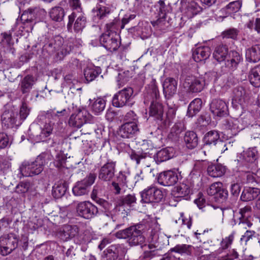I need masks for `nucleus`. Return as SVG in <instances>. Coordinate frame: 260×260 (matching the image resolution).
<instances>
[{
    "instance_id": "1",
    "label": "nucleus",
    "mask_w": 260,
    "mask_h": 260,
    "mask_svg": "<svg viewBox=\"0 0 260 260\" xmlns=\"http://www.w3.org/2000/svg\"><path fill=\"white\" fill-rule=\"evenodd\" d=\"M115 235L117 238L126 239L127 242L131 246L142 245L145 240L139 225L131 226L119 231Z\"/></svg>"
},
{
    "instance_id": "2",
    "label": "nucleus",
    "mask_w": 260,
    "mask_h": 260,
    "mask_svg": "<svg viewBox=\"0 0 260 260\" xmlns=\"http://www.w3.org/2000/svg\"><path fill=\"white\" fill-rule=\"evenodd\" d=\"M62 38L59 36L56 37L44 46L43 50L47 52L49 55L56 53L57 56L61 59L74 48V46L71 45L73 41H70L66 44H62Z\"/></svg>"
},
{
    "instance_id": "3",
    "label": "nucleus",
    "mask_w": 260,
    "mask_h": 260,
    "mask_svg": "<svg viewBox=\"0 0 260 260\" xmlns=\"http://www.w3.org/2000/svg\"><path fill=\"white\" fill-rule=\"evenodd\" d=\"M48 157V154L42 153L37 157L35 161L23 162L20 167V171L22 175L24 177H29L41 173L47 162V157Z\"/></svg>"
},
{
    "instance_id": "4",
    "label": "nucleus",
    "mask_w": 260,
    "mask_h": 260,
    "mask_svg": "<svg viewBox=\"0 0 260 260\" xmlns=\"http://www.w3.org/2000/svg\"><path fill=\"white\" fill-rule=\"evenodd\" d=\"M46 15V12L43 9L35 8L25 11L21 16L20 20L24 27L27 28V31L31 30L34 25L43 20Z\"/></svg>"
},
{
    "instance_id": "5",
    "label": "nucleus",
    "mask_w": 260,
    "mask_h": 260,
    "mask_svg": "<svg viewBox=\"0 0 260 260\" xmlns=\"http://www.w3.org/2000/svg\"><path fill=\"white\" fill-rule=\"evenodd\" d=\"M182 85L187 92L198 93L204 89L206 82L203 77L189 75L184 78Z\"/></svg>"
},
{
    "instance_id": "6",
    "label": "nucleus",
    "mask_w": 260,
    "mask_h": 260,
    "mask_svg": "<svg viewBox=\"0 0 260 260\" xmlns=\"http://www.w3.org/2000/svg\"><path fill=\"white\" fill-rule=\"evenodd\" d=\"M93 118L85 109H79L73 113L69 118L68 124L74 128H80L86 123H92Z\"/></svg>"
},
{
    "instance_id": "7",
    "label": "nucleus",
    "mask_w": 260,
    "mask_h": 260,
    "mask_svg": "<svg viewBox=\"0 0 260 260\" xmlns=\"http://www.w3.org/2000/svg\"><path fill=\"white\" fill-rule=\"evenodd\" d=\"M141 202L145 203H158L163 198L162 191L154 185L148 186L141 192Z\"/></svg>"
},
{
    "instance_id": "8",
    "label": "nucleus",
    "mask_w": 260,
    "mask_h": 260,
    "mask_svg": "<svg viewBox=\"0 0 260 260\" xmlns=\"http://www.w3.org/2000/svg\"><path fill=\"white\" fill-rule=\"evenodd\" d=\"M151 96L153 100L149 108V115L158 120H162L164 110L162 105L157 102V99L159 96L158 88L155 85L153 84L151 86Z\"/></svg>"
},
{
    "instance_id": "9",
    "label": "nucleus",
    "mask_w": 260,
    "mask_h": 260,
    "mask_svg": "<svg viewBox=\"0 0 260 260\" xmlns=\"http://www.w3.org/2000/svg\"><path fill=\"white\" fill-rule=\"evenodd\" d=\"M18 238L13 234L4 235L0 237V253L3 255L10 254L18 245Z\"/></svg>"
},
{
    "instance_id": "10",
    "label": "nucleus",
    "mask_w": 260,
    "mask_h": 260,
    "mask_svg": "<svg viewBox=\"0 0 260 260\" xmlns=\"http://www.w3.org/2000/svg\"><path fill=\"white\" fill-rule=\"evenodd\" d=\"M119 37L116 33H104L100 38L101 45L111 52L116 51L120 46Z\"/></svg>"
},
{
    "instance_id": "11",
    "label": "nucleus",
    "mask_w": 260,
    "mask_h": 260,
    "mask_svg": "<svg viewBox=\"0 0 260 260\" xmlns=\"http://www.w3.org/2000/svg\"><path fill=\"white\" fill-rule=\"evenodd\" d=\"M95 177L94 174H90L82 181L77 182L72 189L73 194L76 196L87 194L89 192L90 186L94 183Z\"/></svg>"
},
{
    "instance_id": "12",
    "label": "nucleus",
    "mask_w": 260,
    "mask_h": 260,
    "mask_svg": "<svg viewBox=\"0 0 260 260\" xmlns=\"http://www.w3.org/2000/svg\"><path fill=\"white\" fill-rule=\"evenodd\" d=\"M243 162L241 166L248 170H256L257 165V151L255 148H250L242 154Z\"/></svg>"
},
{
    "instance_id": "13",
    "label": "nucleus",
    "mask_w": 260,
    "mask_h": 260,
    "mask_svg": "<svg viewBox=\"0 0 260 260\" xmlns=\"http://www.w3.org/2000/svg\"><path fill=\"white\" fill-rule=\"evenodd\" d=\"M74 23L73 28L75 32H79L83 29L85 27L86 23V18L84 14L82 13H76V12L73 11L72 13L69 16V22L67 24V27L69 30H71L72 28V24Z\"/></svg>"
},
{
    "instance_id": "14",
    "label": "nucleus",
    "mask_w": 260,
    "mask_h": 260,
    "mask_svg": "<svg viewBox=\"0 0 260 260\" xmlns=\"http://www.w3.org/2000/svg\"><path fill=\"white\" fill-rule=\"evenodd\" d=\"M76 210L79 216L86 219L93 218L99 212L95 205L87 201L79 203L77 206Z\"/></svg>"
},
{
    "instance_id": "15",
    "label": "nucleus",
    "mask_w": 260,
    "mask_h": 260,
    "mask_svg": "<svg viewBox=\"0 0 260 260\" xmlns=\"http://www.w3.org/2000/svg\"><path fill=\"white\" fill-rule=\"evenodd\" d=\"M156 179L157 182L160 185L164 186H170L177 182L178 175L176 171L169 170L158 174Z\"/></svg>"
},
{
    "instance_id": "16",
    "label": "nucleus",
    "mask_w": 260,
    "mask_h": 260,
    "mask_svg": "<svg viewBox=\"0 0 260 260\" xmlns=\"http://www.w3.org/2000/svg\"><path fill=\"white\" fill-rule=\"evenodd\" d=\"M133 90L131 87L125 88L114 94L112 99V104L116 107H122L129 101Z\"/></svg>"
},
{
    "instance_id": "17",
    "label": "nucleus",
    "mask_w": 260,
    "mask_h": 260,
    "mask_svg": "<svg viewBox=\"0 0 260 260\" xmlns=\"http://www.w3.org/2000/svg\"><path fill=\"white\" fill-rule=\"evenodd\" d=\"M210 109L214 116L222 117L228 114L226 103L221 99H214L210 103Z\"/></svg>"
},
{
    "instance_id": "18",
    "label": "nucleus",
    "mask_w": 260,
    "mask_h": 260,
    "mask_svg": "<svg viewBox=\"0 0 260 260\" xmlns=\"http://www.w3.org/2000/svg\"><path fill=\"white\" fill-rule=\"evenodd\" d=\"M138 124L133 122H125L122 124L118 131L119 135L123 138H132L139 133Z\"/></svg>"
},
{
    "instance_id": "19",
    "label": "nucleus",
    "mask_w": 260,
    "mask_h": 260,
    "mask_svg": "<svg viewBox=\"0 0 260 260\" xmlns=\"http://www.w3.org/2000/svg\"><path fill=\"white\" fill-rule=\"evenodd\" d=\"M247 98V91L243 86L235 87L233 92L232 104L235 108L244 106Z\"/></svg>"
},
{
    "instance_id": "20",
    "label": "nucleus",
    "mask_w": 260,
    "mask_h": 260,
    "mask_svg": "<svg viewBox=\"0 0 260 260\" xmlns=\"http://www.w3.org/2000/svg\"><path fill=\"white\" fill-rule=\"evenodd\" d=\"M115 167V161H108L101 168L99 178L105 181L111 180L114 176Z\"/></svg>"
},
{
    "instance_id": "21",
    "label": "nucleus",
    "mask_w": 260,
    "mask_h": 260,
    "mask_svg": "<svg viewBox=\"0 0 260 260\" xmlns=\"http://www.w3.org/2000/svg\"><path fill=\"white\" fill-rule=\"evenodd\" d=\"M242 60V55L237 51L232 50L229 52L225 60V65L230 70L234 71Z\"/></svg>"
},
{
    "instance_id": "22",
    "label": "nucleus",
    "mask_w": 260,
    "mask_h": 260,
    "mask_svg": "<svg viewBox=\"0 0 260 260\" xmlns=\"http://www.w3.org/2000/svg\"><path fill=\"white\" fill-rule=\"evenodd\" d=\"M178 82L175 79L167 78L162 84L163 92L166 98H171L176 94L177 89Z\"/></svg>"
},
{
    "instance_id": "23",
    "label": "nucleus",
    "mask_w": 260,
    "mask_h": 260,
    "mask_svg": "<svg viewBox=\"0 0 260 260\" xmlns=\"http://www.w3.org/2000/svg\"><path fill=\"white\" fill-rule=\"evenodd\" d=\"M239 214L240 216L239 217V222L238 225L240 229H246L247 227L250 228L252 225V223L249 219L251 215V207L250 206H245L240 210Z\"/></svg>"
},
{
    "instance_id": "24",
    "label": "nucleus",
    "mask_w": 260,
    "mask_h": 260,
    "mask_svg": "<svg viewBox=\"0 0 260 260\" xmlns=\"http://www.w3.org/2000/svg\"><path fill=\"white\" fill-rule=\"evenodd\" d=\"M17 114L12 111H6L2 115V121L7 127H14L18 126L21 122H18Z\"/></svg>"
},
{
    "instance_id": "25",
    "label": "nucleus",
    "mask_w": 260,
    "mask_h": 260,
    "mask_svg": "<svg viewBox=\"0 0 260 260\" xmlns=\"http://www.w3.org/2000/svg\"><path fill=\"white\" fill-rule=\"evenodd\" d=\"M110 12V6L105 4H98L92 10L93 21L98 23L99 20L107 17Z\"/></svg>"
},
{
    "instance_id": "26",
    "label": "nucleus",
    "mask_w": 260,
    "mask_h": 260,
    "mask_svg": "<svg viewBox=\"0 0 260 260\" xmlns=\"http://www.w3.org/2000/svg\"><path fill=\"white\" fill-rule=\"evenodd\" d=\"M246 60L255 63L260 60V44L253 45L245 51Z\"/></svg>"
},
{
    "instance_id": "27",
    "label": "nucleus",
    "mask_w": 260,
    "mask_h": 260,
    "mask_svg": "<svg viewBox=\"0 0 260 260\" xmlns=\"http://www.w3.org/2000/svg\"><path fill=\"white\" fill-rule=\"evenodd\" d=\"M204 146L207 145H224V142L220 140L219 133L215 131H211L207 133L204 138Z\"/></svg>"
},
{
    "instance_id": "28",
    "label": "nucleus",
    "mask_w": 260,
    "mask_h": 260,
    "mask_svg": "<svg viewBox=\"0 0 260 260\" xmlns=\"http://www.w3.org/2000/svg\"><path fill=\"white\" fill-rule=\"evenodd\" d=\"M207 192L209 196H216V197L225 198L228 196V191L222 188V184L217 182L212 184L207 189Z\"/></svg>"
},
{
    "instance_id": "29",
    "label": "nucleus",
    "mask_w": 260,
    "mask_h": 260,
    "mask_svg": "<svg viewBox=\"0 0 260 260\" xmlns=\"http://www.w3.org/2000/svg\"><path fill=\"white\" fill-rule=\"evenodd\" d=\"M211 54L210 48L208 46L197 48L192 53V58L196 62H200L208 58Z\"/></svg>"
},
{
    "instance_id": "30",
    "label": "nucleus",
    "mask_w": 260,
    "mask_h": 260,
    "mask_svg": "<svg viewBox=\"0 0 260 260\" xmlns=\"http://www.w3.org/2000/svg\"><path fill=\"white\" fill-rule=\"evenodd\" d=\"M191 184L184 181L178 185L174 190V194L177 198H183L189 195L191 192Z\"/></svg>"
},
{
    "instance_id": "31",
    "label": "nucleus",
    "mask_w": 260,
    "mask_h": 260,
    "mask_svg": "<svg viewBox=\"0 0 260 260\" xmlns=\"http://www.w3.org/2000/svg\"><path fill=\"white\" fill-rule=\"evenodd\" d=\"M53 129V123L51 122L45 123L41 128L40 134L35 136V141L37 142L45 141L46 138L52 134Z\"/></svg>"
},
{
    "instance_id": "32",
    "label": "nucleus",
    "mask_w": 260,
    "mask_h": 260,
    "mask_svg": "<svg viewBox=\"0 0 260 260\" xmlns=\"http://www.w3.org/2000/svg\"><path fill=\"white\" fill-rule=\"evenodd\" d=\"M260 193L258 188L245 187L241 195V199L244 202L251 201L256 198Z\"/></svg>"
},
{
    "instance_id": "33",
    "label": "nucleus",
    "mask_w": 260,
    "mask_h": 260,
    "mask_svg": "<svg viewBox=\"0 0 260 260\" xmlns=\"http://www.w3.org/2000/svg\"><path fill=\"white\" fill-rule=\"evenodd\" d=\"M226 171V168L220 164H211L209 165L207 172L212 177H220L223 175Z\"/></svg>"
},
{
    "instance_id": "34",
    "label": "nucleus",
    "mask_w": 260,
    "mask_h": 260,
    "mask_svg": "<svg viewBox=\"0 0 260 260\" xmlns=\"http://www.w3.org/2000/svg\"><path fill=\"white\" fill-rule=\"evenodd\" d=\"M248 79L250 83L254 87L260 86V64L251 68L249 72Z\"/></svg>"
},
{
    "instance_id": "35",
    "label": "nucleus",
    "mask_w": 260,
    "mask_h": 260,
    "mask_svg": "<svg viewBox=\"0 0 260 260\" xmlns=\"http://www.w3.org/2000/svg\"><path fill=\"white\" fill-rule=\"evenodd\" d=\"M229 52L226 45H220L217 46L213 53L214 58L219 62L225 60Z\"/></svg>"
},
{
    "instance_id": "36",
    "label": "nucleus",
    "mask_w": 260,
    "mask_h": 260,
    "mask_svg": "<svg viewBox=\"0 0 260 260\" xmlns=\"http://www.w3.org/2000/svg\"><path fill=\"white\" fill-rule=\"evenodd\" d=\"M101 73V70L100 68L89 66L86 67L84 71V77L88 82L92 81Z\"/></svg>"
},
{
    "instance_id": "37",
    "label": "nucleus",
    "mask_w": 260,
    "mask_h": 260,
    "mask_svg": "<svg viewBox=\"0 0 260 260\" xmlns=\"http://www.w3.org/2000/svg\"><path fill=\"white\" fill-rule=\"evenodd\" d=\"M202 101L201 99L197 98L193 100L189 105L187 115L190 117H193L201 109Z\"/></svg>"
},
{
    "instance_id": "38",
    "label": "nucleus",
    "mask_w": 260,
    "mask_h": 260,
    "mask_svg": "<svg viewBox=\"0 0 260 260\" xmlns=\"http://www.w3.org/2000/svg\"><path fill=\"white\" fill-rule=\"evenodd\" d=\"M174 154V150L172 147H167L162 149L156 154L158 161L162 162L172 158Z\"/></svg>"
},
{
    "instance_id": "39",
    "label": "nucleus",
    "mask_w": 260,
    "mask_h": 260,
    "mask_svg": "<svg viewBox=\"0 0 260 260\" xmlns=\"http://www.w3.org/2000/svg\"><path fill=\"white\" fill-rule=\"evenodd\" d=\"M34 82L35 80L33 76L30 75L25 76L19 84L22 93L23 94L28 93L31 89Z\"/></svg>"
},
{
    "instance_id": "40",
    "label": "nucleus",
    "mask_w": 260,
    "mask_h": 260,
    "mask_svg": "<svg viewBox=\"0 0 260 260\" xmlns=\"http://www.w3.org/2000/svg\"><path fill=\"white\" fill-rule=\"evenodd\" d=\"M184 139L187 147L189 149H192L198 145V139L197 135L192 131L186 132Z\"/></svg>"
},
{
    "instance_id": "41",
    "label": "nucleus",
    "mask_w": 260,
    "mask_h": 260,
    "mask_svg": "<svg viewBox=\"0 0 260 260\" xmlns=\"http://www.w3.org/2000/svg\"><path fill=\"white\" fill-rule=\"evenodd\" d=\"M79 232V229L76 225H64L62 230V236L65 240L77 236Z\"/></svg>"
},
{
    "instance_id": "42",
    "label": "nucleus",
    "mask_w": 260,
    "mask_h": 260,
    "mask_svg": "<svg viewBox=\"0 0 260 260\" xmlns=\"http://www.w3.org/2000/svg\"><path fill=\"white\" fill-rule=\"evenodd\" d=\"M242 6V2L236 1L231 2L225 7L222 8L221 11L225 12L226 15H230L239 11Z\"/></svg>"
},
{
    "instance_id": "43",
    "label": "nucleus",
    "mask_w": 260,
    "mask_h": 260,
    "mask_svg": "<svg viewBox=\"0 0 260 260\" xmlns=\"http://www.w3.org/2000/svg\"><path fill=\"white\" fill-rule=\"evenodd\" d=\"M2 39L0 44L1 46L7 50L11 49V47L14 44L11 32H5L1 34Z\"/></svg>"
},
{
    "instance_id": "44",
    "label": "nucleus",
    "mask_w": 260,
    "mask_h": 260,
    "mask_svg": "<svg viewBox=\"0 0 260 260\" xmlns=\"http://www.w3.org/2000/svg\"><path fill=\"white\" fill-rule=\"evenodd\" d=\"M201 11L202 8L197 3L191 2L188 4L185 13L186 16L190 18Z\"/></svg>"
},
{
    "instance_id": "45",
    "label": "nucleus",
    "mask_w": 260,
    "mask_h": 260,
    "mask_svg": "<svg viewBox=\"0 0 260 260\" xmlns=\"http://www.w3.org/2000/svg\"><path fill=\"white\" fill-rule=\"evenodd\" d=\"M64 15V10L60 7H54L50 12V18L55 21H61Z\"/></svg>"
},
{
    "instance_id": "46",
    "label": "nucleus",
    "mask_w": 260,
    "mask_h": 260,
    "mask_svg": "<svg viewBox=\"0 0 260 260\" xmlns=\"http://www.w3.org/2000/svg\"><path fill=\"white\" fill-rule=\"evenodd\" d=\"M192 246L186 244H178L172 248L171 250L181 254L190 255Z\"/></svg>"
},
{
    "instance_id": "47",
    "label": "nucleus",
    "mask_w": 260,
    "mask_h": 260,
    "mask_svg": "<svg viewBox=\"0 0 260 260\" xmlns=\"http://www.w3.org/2000/svg\"><path fill=\"white\" fill-rule=\"evenodd\" d=\"M137 198L135 194H128L122 197L119 200L118 204L119 206H131L136 203Z\"/></svg>"
},
{
    "instance_id": "48",
    "label": "nucleus",
    "mask_w": 260,
    "mask_h": 260,
    "mask_svg": "<svg viewBox=\"0 0 260 260\" xmlns=\"http://www.w3.org/2000/svg\"><path fill=\"white\" fill-rule=\"evenodd\" d=\"M105 105V100L101 98H98L92 104V110L95 114H98L104 110Z\"/></svg>"
},
{
    "instance_id": "49",
    "label": "nucleus",
    "mask_w": 260,
    "mask_h": 260,
    "mask_svg": "<svg viewBox=\"0 0 260 260\" xmlns=\"http://www.w3.org/2000/svg\"><path fill=\"white\" fill-rule=\"evenodd\" d=\"M67 187L63 184H55L52 188V194L56 198H59L64 194Z\"/></svg>"
},
{
    "instance_id": "50",
    "label": "nucleus",
    "mask_w": 260,
    "mask_h": 260,
    "mask_svg": "<svg viewBox=\"0 0 260 260\" xmlns=\"http://www.w3.org/2000/svg\"><path fill=\"white\" fill-rule=\"evenodd\" d=\"M234 240V234L232 233L228 236L223 238L220 242V248L222 249H226L229 248L233 243Z\"/></svg>"
},
{
    "instance_id": "51",
    "label": "nucleus",
    "mask_w": 260,
    "mask_h": 260,
    "mask_svg": "<svg viewBox=\"0 0 260 260\" xmlns=\"http://www.w3.org/2000/svg\"><path fill=\"white\" fill-rule=\"evenodd\" d=\"M246 25L249 29H254L258 33L260 32V18H256L254 19L252 18L249 20Z\"/></svg>"
},
{
    "instance_id": "52",
    "label": "nucleus",
    "mask_w": 260,
    "mask_h": 260,
    "mask_svg": "<svg viewBox=\"0 0 260 260\" xmlns=\"http://www.w3.org/2000/svg\"><path fill=\"white\" fill-rule=\"evenodd\" d=\"M149 250H146L143 253L144 258L151 259L158 255V250L153 244L148 245Z\"/></svg>"
},
{
    "instance_id": "53",
    "label": "nucleus",
    "mask_w": 260,
    "mask_h": 260,
    "mask_svg": "<svg viewBox=\"0 0 260 260\" xmlns=\"http://www.w3.org/2000/svg\"><path fill=\"white\" fill-rule=\"evenodd\" d=\"M120 26V22L117 20H114L112 22L106 24L107 33H116L119 29Z\"/></svg>"
},
{
    "instance_id": "54",
    "label": "nucleus",
    "mask_w": 260,
    "mask_h": 260,
    "mask_svg": "<svg viewBox=\"0 0 260 260\" xmlns=\"http://www.w3.org/2000/svg\"><path fill=\"white\" fill-rule=\"evenodd\" d=\"M239 254L235 249L229 250L225 255L219 257L216 260H234L238 257Z\"/></svg>"
},
{
    "instance_id": "55",
    "label": "nucleus",
    "mask_w": 260,
    "mask_h": 260,
    "mask_svg": "<svg viewBox=\"0 0 260 260\" xmlns=\"http://www.w3.org/2000/svg\"><path fill=\"white\" fill-rule=\"evenodd\" d=\"M239 121L237 119H231L227 121L226 128L231 129L233 133H236L238 131Z\"/></svg>"
},
{
    "instance_id": "56",
    "label": "nucleus",
    "mask_w": 260,
    "mask_h": 260,
    "mask_svg": "<svg viewBox=\"0 0 260 260\" xmlns=\"http://www.w3.org/2000/svg\"><path fill=\"white\" fill-rule=\"evenodd\" d=\"M238 34V30L236 28H229L223 32V36L224 38L235 39Z\"/></svg>"
},
{
    "instance_id": "57",
    "label": "nucleus",
    "mask_w": 260,
    "mask_h": 260,
    "mask_svg": "<svg viewBox=\"0 0 260 260\" xmlns=\"http://www.w3.org/2000/svg\"><path fill=\"white\" fill-rule=\"evenodd\" d=\"M29 188V184L27 182H20L16 187V192L18 193L26 192Z\"/></svg>"
},
{
    "instance_id": "58",
    "label": "nucleus",
    "mask_w": 260,
    "mask_h": 260,
    "mask_svg": "<svg viewBox=\"0 0 260 260\" xmlns=\"http://www.w3.org/2000/svg\"><path fill=\"white\" fill-rule=\"evenodd\" d=\"M255 170H248L246 168L240 167V171L247 173L246 178L247 181L248 183H252L255 181V175L253 173H251L250 171H254Z\"/></svg>"
},
{
    "instance_id": "59",
    "label": "nucleus",
    "mask_w": 260,
    "mask_h": 260,
    "mask_svg": "<svg viewBox=\"0 0 260 260\" xmlns=\"http://www.w3.org/2000/svg\"><path fill=\"white\" fill-rule=\"evenodd\" d=\"M9 144V138L7 135L2 132L0 134V149H4L8 146Z\"/></svg>"
},
{
    "instance_id": "60",
    "label": "nucleus",
    "mask_w": 260,
    "mask_h": 260,
    "mask_svg": "<svg viewBox=\"0 0 260 260\" xmlns=\"http://www.w3.org/2000/svg\"><path fill=\"white\" fill-rule=\"evenodd\" d=\"M138 116L133 111H130L128 112L124 116V120L127 121V122H135V123L138 124Z\"/></svg>"
},
{
    "instance_id": "61",
    "label": "nucleus",
    "mask_w": 260,
    "mask_h": 260,
    "mask_svg": "<svg viewBox=\"0 0 260 260\" xmlns=\"http://www.w3.org/2000/svg\"><path fill=\"white\" fill-rule=\"evenodd\" d=\"M256 233L254 231L247 230L241 238V241H244L246 244L247 242L255 237Z\"/></svg>"
},
{
    "instance_id": "62",
    "label": "nucleus",
    "mask_w": 260,
    "mask_h": 260,
    "mask_svg": "<svg viewBox=\"0 0 260 260\" xmlns=\"http://www.w3.org/2000/svg\"><path fill=\"white\" fill-rule=\"evenodd\" d=\"M70 4L73 11L76 12V13L82 12L79 0H70Z\"/></svg>"
},
{
    "instance_id": "63",
    "label": "nucleus",
    "mask_w": 260,
    "mask_h": 260,
    "mask_svg": "<svg viewBox=\"0 0 260 260\" xmlns=\"http://www.w3.org/2000/svg\"><path fill=\"white\" fill-rule=\"evenodd\" d=\"M176 114V109L174 107H169L167 112V121L168 124L171 122L172 120L174 119Z\"/></svg>"
},
{
    "instance_id": "64",
    "label": "nucleus",
    "mask_w": 260,
    "mask_h": 260,
    "mask_svg": "<svg viewBox=\"0 0 260 260\" xmlns=\"http://www.w3.org/2000/svg\"><path fill=\"white\" fill-rule=\"evenodd\" d=\"M194 202L200 209H202L206 206V201L200 193H199L198 198L194 200Z\"/></svg>"
}]
</instances>
